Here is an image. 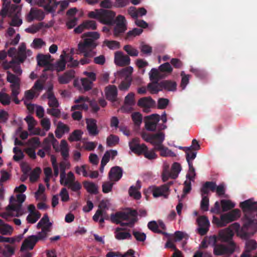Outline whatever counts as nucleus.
Wrapping results in <instances>:
<instances>
[{"mask_svg": "<svg viewBox=\"0 0 257 257\" xmlns=\"http://www.w3.org/2000/svg\"><path fill=\"white\" fill-rule=\"evenodd\" d=\"M244 214L245 225L243 230L250 225L253 231H257V221L255 217L254 212H257V202L249 199L241 202L239 205Z\"/></svg>", "mask_w": 257, "mask_h": 257, "instance_id": "f257e3e1", "label": "nucleus"}, {"mask_svg": "<svg viewBox=\"0 0 257 257\" xmlns=\"http://www.w3.org/2000/svg\"><path fill=\"white\" fill-rule=\"evenodd\" d=\"M138 215L137 210L130 209L127 212H117L115 214H111L110 219L112 222L120 224L121 226H127L132 227L137 221Z\"/></svg>", "mask_w": 257, "mask_h": 257, "instance_id": "f03ea898", "label": "nucleus"}, {"mask_svg": "<svg viewBox=\"0 0 257 257\" xmlns=\"http://www.w3.org/2000/svg\"><path fill=\"white\" fill-rule=\"evenodd\" d=\"M240 216V211L238 209H234L228 213L220 216V219L216 218L217 225L219 227L226 226L228 223L237 220Z\"/></svg>", "mask_w": 257, "mask_h": 257, "instance_id": "7ed1b4c3", "label": "nucleus"}, {"mask_svg": "<svg viewBox=\"0 0 257 257\" xmlns=\"http://www.w3.org/2000/svg\"><path fill=\"white\" fill-rule=\"evenodd\" d=\"M244 223L241 228L240 224L237 222L231 224L228 228H230L233 231L234 230L238 235L240 236L242 238L247 239L251 236L253 235L257 231H253V230L250 227V225H247L245 229L243 230L245 225V218H244Z\"/></svg>", "mask_w": 257, "mask_h": 257, "instance_id": "20e7f679", "label": "nucleus"}, {"mask_svg": "<svg viewBox=\"0 0 257 257\" xmlns=\"http://www.w3.org/2000/svg\"><path fill=\"white\" fill-rule=\"evenodd\" d=\"M236 247V245L235 242L231 241L226 245L223 244H216L214 247L213 252L216 255H230L234 252Z\"/></svg>", "mask_w": 257, "mask_h": 257, "instance_id": "39448f33", "label": "nucleus"}, {"mask_svg": "<svg viewBox=\"0 0 257 257\" xmlns=\"http://www.w3.org/2000/svg\"><path fill=\"white\" fill-rule=\"evenodd\" d=\"M115 26L113 29V35L115 37L122 35L127 29L126 22L124 16H118L114 22Z\"/></svg>", "mask_w": 257, "mask_h": 257, "instance_id": "423d86ee", "label": "nucleus"}, {"mask_svg": "<svg viewBox=\"0 0 257 257\" xmlns=\"http://www.w3.org/2000/svg\"><path fill=\"white\" fill-rule=\"evenodd\" d=\"M141 136L143 140L147 142L151 143L155 147L158 142H161V141H164L165 140V134L163 132H159L155 134L143 133Z\"/></svg>", "mask_w": 257, "mask_h": 257, "instance_id": "0eeeda50", "label": "nucleus"}, {"mask_svg": "<svg viewBox=\"0 0 257 257\" xmlns=\"http://www.w3.org/2000/svg\"><path fill=\"white\" fill-rule=\"evenodd\" d=\"M160 120V116L158 114H153L145 117V127L147 130L155 132Z\"/></svg>", "mask_w": 257, "mask_h": 257, "instance_id": "6e6552de", "label": "nucleus"}, {"mask_svg": "<svg viewBox=\"0 0 257 257\" xmlns=\"http://www.w3.org/2000/svg\"><path fill=\"white\" fill-rule=\"evenodd\" d=\"M97 46L94 40L91 38H85L83 42H80L78 45V51L80 52H88L93 51Z\"/></svg>", "mask_w": 257, "mask_h": 257, "instance_id": "1a4fd4ad", "label": "nucleus"}, {"mask_svg": "<svg viewBox=\"0 0 257 257\" xmlns=\"http://www.w3.org/2000/svg\"><path fill=\"white\" fill-rule=\"evenodd\" d=\"M196 221L199 226L197 232L201 235H205L208 231L210 226L208 218L205 216H201L197 218Z\"/></svg>", "mask_w": 257, "mask_h": 257, "instance_id": "9d476101", "label": "nucleus"}, {"mask_svg": "<svg viewBox=\"0 0 257 257\" xmlns=\"http://www.w3.org/2000/svg\"><path fill=\"white\" fill-rule=\"evenodd\" d=\"M115 14L110 10H101L100 22L103 24L112 25L114 24Z\"/></svg>", "mask_w": 257, "mask_h": 257, "instance_id": "9b49d317", "label": "nucleus"}, {"mask_svg": "<svg viewBox=\"0 0 257 257\" xmlns=\"http://www.w3.org/2000/svg\"><path fill=\"white\" fill-rule=\"evenodd\" d=\"M129 147L133 152L138 155H143L145 150L147 149V146L145 144H140V139L137 138H134L129 143Z\"/></svg>", "mask_w": 257, "mask_h": 257, "instance_id": "f8f14e48", "label": "nucleus"}, {"mask_svg": "<svg viewBox=\"0 0 257 257\" xmlns=\"http://www.w3.org/2000/svg\"><path fill=\"white\" fill-rule=\"evenodd\" d=\"M131 59L126 55H124L121 51H117L115 53L114 62L115 63L119 66H124L130 64Z\"/></svg>", "mask_w": 257, "mask_h": 257, "instance_id": "ddd939ff", "label": "nucleus"}, {"mask_svg": "<svg viewBox=\"0 0 257 257\" xmlns=\"http://www.w3.org/2000/svg\"><path fill=\"white\" fill-rule=\"evenodd\" d=\"M44 17L45 14L43 11L32 8L27 15L26 19L28 22H31L35 19L42 21L44 19Z\"/></svg>", "mask_w": 257, "mask_h": 257, "instance_id": "4468645a", "label": "nucleus"}, {"mask_svg": "<svg viewBox=\"0 0 257 257\" xmlns=\"http://www.w3.org/2000/svg\"><path fill=\"white\" fill-rule=\"evenodd\" d=\"M122 169L119 166H114L111 168L108 173V178L111 182L119 181L122 176Z\"/></svg>", "mask_w": 257, "mask_h": 257, "instance_id": "2eb2a0df", "label": "nucleus"}, {"mask_svg": "<svg viewBox=\"0 0 257 257\" xmlns=\"http://www.w3.org/2000/svg\"><path fill=\"white\" fill-rule=\"evenodd\" d=\"M26 197V195L24 194H18L17 198L19 203L9 205L7 207V210L16 211L18 213H20L22 210V203L25 201Z\"/></svg>", "mask_w": 257, "mask_h": 257, "instance_id": "dca6fc26", "label": "nucleus"}, {"mask_svg": "<svg viewBox=\"0 0 257 257\" xmlns=\"http://www.w3.org/2000/svg\"><path fill=\"white\" fill-rule=\"evenodd\" d=\"M163 142L164 141H161V142H158L155 147V150L160 151V156L162 157H175L176 155L174 152L163 145Z\"/></svg>", "mask_w": 257, "mask_h": 257, "instance_id": "f3484780", "label": "nucleus"}, {"mask_svg": "<svg viewBox=\"0 0 257 257\" xmlns=\"http://www.w3.org/2000/svg\"><path fill=\"white\" fill-rule=\"evenodd\" d=\"M37 238L35 235H32L28 236L25 239L21 247V251H23L27 249H33L37 242Z\"/></svg>", "mask_w": 257, "mask_h": 257, "instance_id": "a211bd4d", "label": "nucleus"}, {"mask_svg": "<svg viewBox=\"0 0 257 257\" xmlns=\"http://www.w3.org/2000/svg\"><path fill=\"white\" fill-rule=\"evenodd\" d=\"M152 193L154 197L163 196L167 198L168 193V187L167 185H163L160 187H155L152 189Z\"/></svg>", "mask_w": 257, "mask_h": 257, "instance_id": "6ab92c4d", "label": "nucleus"}, {"mask_svg": "<svg viewBox=\"0 0 257 257\" xmlns=\"http://www.w3.org/2000/svg\"><path fill=\"white\" fill-rule=\"evenodd\" d=\"M234 235L233 231L230 229V228H226L219 232V236L221 240L223 242H226L228 243L229 242L233 241L232 237Z\"/></svg>", "mask_w": 257, "mask_h": 257, "instance_id": "aec40b11", "label": "nucleus"}, {"mask_svg": "<svg viewBox=\"0 0 257 257\" xmlns=\"http://www.w3.org/2000/svg\"><path fill=\"white\" fill-rule=\"evenodd\" d=\"M41 2H42L41 7H43L45 11L49 13L55 12L59 4L55 0H41Z\"/></svg>", "mask_w": 257, "mask_h": 257, "instance_id": "412c9836", "label": "nucleus"}, {"mask_svg": "<svg viewBox=\"0 0 257 257\" xmlns=\"http://www.w3.org/2000/svg\"><path fill=\"white\" fill-rule=\"evenodd\" d=\"M26 52V44L22 43L19 47L17 55L15 56L12 60L23 63L27 58Z\"/></svg>", "mask_w": 257, "mask_h": 257, "instance_id": "4be33fe9", "label": "nucleus"}, {"mask_svg": "<svg viewBox=\"0 0 257 257\" xmlns=\"http://www.w3.org/2000/svg\"><path fill=\"white\" fill-rule=\"evenodd\" d=\"M156 102L150 96L140 98L138 102V105L148 109L155 105Z\"/></svg>", "mask_w": 257, "mask_h": 257, "instance_id": "5701e85b", "label": "nucleus"}, {"mask_svg": "<svg viewBox=\"0 0 257 257\" xmlns=\"http://www.w3.org/2000/svg\"><path fill=\"white\" fill-rule=\"evenodd\" d=\"M106 98L111 101H116L117 96V90L115 85H109L105 89Z\"/></svg>", "mask_w": 257, "mask_h": 257, "instance_id": "b1692460", "label": "nucleus"}, {"mask_svg": "<svg viewBox=\"0 0 257 257\" xmlns=\"http://www.w3.org/2000/svg\"><path fill=\"white\" fill-rule=\"evenodd\" d=\"M96 120L93 118L86 119L87 130L90 135L95 136L98 134Z\"/></svg>", "mask_w": 257, "mask_h": 257, "instance_id": "393cba45", "label": "nucleus"}, {"mask_svg": "<svg viewBox=\"0 0 257 257\" xmlns=\"http://www.w3.org/2000/svg\"><path fill=\"white\" fill-rule=\"evenodd\" d=\"M22 63L19 62L11 60L9 63H5L4 64V68L6 70L12 68L14 73L17 75H21L22 70L20 67V64Z\"/></svg>", "mask_w": 257, "mask_h": 257, "instance_id": "a878e982", "label": "nucleus"}, {"mask_svg": "<svg viewBox=\"0 0 257 257\" xmlns=\"http://www.w3.org/2000/svg\"><path fill=\"white\" fill-rule=\"evenodd\" d=\"M69 131L70 128L67 124L61 121H59L55 131L56 137L58 139H60L65 133H68Z\"/></svg>", "mask_w": 257, "mask_h": 257, "instance_id": "bb28decb", "label": "nucleus"}, {"mask_svg": "<svg viewBox=\"0 0 257 257\" xmlns=\"http://www.w3.org/2000/svg\"><path fill=\"white\" fill-rule=\"evenodd\" d=\"M75 71L70 70L58 77V81L60 84H67L74 77Z\"/></svg>", "mask_w": 257, "mask_h": 257, "instance_id": "cd10ccee", "label": "nucleus"}, {"mask_svg": "<svg viewBox=\"0 0 257 257\" xmlns=\"http://www.w3.org/2000/svg\"><path fill=\"white\" fill-rule=\"evenodd\" d=\"M216 184L213 181H207L202 186L200 191L203 195H207L209 191L214 192L216 189Z\"/></svg>", "mask_w": 257, "mask_h": 257, "instance_id": "c85d7f7f", "label": "nucleus"}, {"mask_svg": "<svg viewBox=\"0 0 257 257\" xmlns=\"http://www.w3.org/2000/svg\"><path fill=\"white\" fill-rule=\"evenodd\" d=\"M77 54H83V58L80 60L79 62L81 65H85L90 63L91 58L95 55L96 53L93 51L90 50L88 52H80L78 51Z\"/></svg>", "mask_w": 257, "mask_h": 257, "instance_id": "c756f323", "label": "nucleus"}, {"mask_svg": "<svg viewBox=\"0 0 257 257\" xmlns=\"http://www.w3.org/2000/svg\"><path fill=\"white\" fill-rule=\"evenodd\" d=\"M160 84L161 85L162 90L165 89L167 91H174L176 90L177 83L175 81L163 80L160 82Z\"/></svg>", "mask_w": 257, "mask_h": 257, "instance_id": "7c9ffc66", "label": "nucleus"}, {"mask_svg": "<svg viewBox=\"0 0 257 257\" xmlns=\"http://www.w3.org/2000/svg\"><path fill=\"white\" fill-rule=\"evenodd\" d=\"M124 229L122 228L117 227L116 228L114 234L115 237L117 240H122L125 239H131L132 235L128 232L122 231Z\"/></svg>", "mask_w": 257, "mask_h": 257, "instance_id": "2f4dec72", "label": "nucleus"}, {"mask_svg": "<svg viewBox=\"0 0 257 257\" xmlns=\"http://www.w3.org/2000/svg\"><path fill=\"white\" fill-rule=\"evenodd\" d=\"M180 149H183L186 154V159L188 164H193V161L196 157L197 152L190 150V148H185L180 147Z\"/></svg>", "mask_w": 257, "mask_h": 257, "instance_id": "473e14b6", "label": "nucleus"}, {"mask_svg": "<svg viewBox=\"0 0 257 257\" xmlns=\"http://www.w3.org/2000/svg\"><path fill=\"white\" fill-rule=\"evenodd\" d=\"M52 88H49L48 91H49L48 93L47 98L48 99V104L49 107L51 108H58L59 106V103L57 99L55 96L53 92L51 91Z\"/></svg>", "mask_w": 257, "mask_h": 257, "instance_id": "72a5a7b5", "label": "nucleus"}, {"mask_svg": "<svg viewBox=\"0 0 257 257\" xmlns=\"http://www.w3.org/2000/svg\"><path fill=\"white\" fill-rule=\"evenodd\" d=\"M141 188V185L139 181H137L136 186H132L128 191L129 195L131 197H133L135 199H140L141 197V194L138 191Z\"/></svg>", "mask_w": 257, "mask_h": 257, "instance_id": "f704fd0d", "label": "nucleus"}, {"mask_svg": "<svg viewBox=\"0 0 257 257\" xmlns=\"http://www.w3.org/2000/svg\"><path fill=\"white\" fill-rule=\"evenodd\" d=\"M148 84L147 88L152 94H157L159 91H162V87L160 82L156 81H152Z\"/></svg>", "mask_w": 257, "mask_h": 257, "instance_id": "c9c22d12", "label": "nucleus"}, {"mask_svg": "<svg viewBox=\"0 0 257 257\" xmlns=\"http://www.w3.org/2000/svg\"><path fill=\"white\" fill-rule=\"evenodd\" d=\"M148 227L149 229L155 233H157L159 234H164L165 236L169 237L170 236L169 234L167 232H164L160 229H159V225L157 224L156 221H150L148 223Z\"/></svg>", "mask_w": 257, "mask_h": 257, "instance_id": "e433bc0d", "label": "nucleus"}, {"mask_svg": "<svg viewBox=\"0 0 257 257\" xmlns=\"http://www.w3.org/2000/svg\"><path fill=\"white\" fill-rule=\"evenodd\" d=\"M83 186L88 192L92 194L98 193V186L94 183L89 181H84Z\"/></svg>", "mask_w": 257, "mask_h": 257, "instance_id": "4c0bfd02", "label": "nucleus"}, {"mask_svg": "<svg viewBox=\"0 0 257 257\" xmlns=\"http://www.w3.org/2000/svg\"><path fill=\"white\" fill-rule=\"evenodd\" d=\"M61 154L64 159L66 161L69 157V148L68 144L65 140H62L60 143Z\"/></svg>", "mask_w": 257, "mask_h": 257, "instance_id": "58836bf2", "label": "nucleus"}, {"mask_svg": "<svg viewBox=\"0 0 257 257\" xmlns=\"http://www.w3.org/2000/svg\"><path fill=\"white\" fill-rule=\"evenodd\" d=\"M13 229L12 227L7 224H5L3 220L0 219V233L3 235H11Z\"/></svg>", "mask_w": 257, "mask_h": 257, "instance_id": "ea45409f", "label": "nucleus"}, {"mask_svg": "<svg viewBox=\"0 0 257 257\" xmlns=\"http://www.w3.org/2000/svg\"><path fill=\"white\" fill-rule=\"evenodd\" d=\"M50 56L43 54H38L37 56L38 65L40 66L48 65L50 63L49 59Z\"/></svg>", "mask_w": 257, "mask_h": 257, "instance_id": "a19ab883", "label": "nucleus"}, {"mask_svg": "<svg viewBox=\"0 0 257 257\" xmlns=\"http://www.w3.org/2000/svg\"><path fill=\"white\" fill-rule=\"evenodd\" d=\"M132 119L136 126L140 127L143 121V115L139 112H135L131 114Z\"/></svg>", "mask_w": 257, "mask_h": 257, "instance_id": "79ce46f5", "label": "nucleus"}, {"mask_svg": "<svg viewBox=\"0 0 257 257\" xmlns=\"http://www.w3.org/2000/svg\"><path fill=\"white\" fill-rule=\"evenodd\" d=\"M149 75L150 79L151 81H159L161 79L164 77L161 72L156 68L152 69Z\"/></svg>", "mask_w": 257, "mask_h": 257, "instance_id": "37998d69", "label": "nucleus"}, {"mask_svg": "<svg viewBox=\"0 0 257 257\" xmlns=\"http://www.w3.org/2000/svg\"><path fill=\"white\" fill-rule=\"evenodd\" d=\"M7 81L11 83V86H14L17 85H19L20 82V78L16 76L15 75L12 74L10 71H8L7 72Z\"/></svg>", "mask_w": 257, "mask_h": 257, "instance_id": "c03bdc74", "label": "nucleus"}, {"mask_svg": "<svg viewBox=\"0 0 257 257\" xmlns=\"http://www.w3.org/2000/svg\"><path fill=\"white\" fill-rule=\"evenodd\" d=\"M257 248V242L254 239H248L245 242V250L246 252L250 253L252 250Z\"/></svg>", "mask_w": 257, "mask_h": 257, "instance_id": "a18cd8bd", "label": "nucleus"}, {"mask_svg": "<svg viewBox=\"0 0 257 257\" xmlns=\"http://www.w3.org/2000/svg\"><path fill=\"white\" fill-rule=\"evenodd\" d=\"M181 170V166L180 164L177 162L174 163L172 166L171 173L170 174V176L173 179L176 178Z\"/></svg>", "mask_w": 257, "mask_h": 257, "instance_id": "49530a36", "label": "nucleus"}, {"mask_svg": "<svg viewBox=\"0 0 257 257\" xmlns=\"http://www.w3.org/2000/svg\"><path fill=\"white\" fill-rule=\"evenodd\" d=\"M82 134L83 132L81 130H76L71 134L68 140L70 142L79 141L81 140Z\"/></svg>", "mask_w": 257, "mask_h": 257, "instance_id": "de8ad7c7", "label": "nucleus"}, {"mask_svg": "<svg viewBox=\"0 0 257 257\" xmlns=\"http://www.w3.org/2000/svg\"><path fill=\"white\" fill-rule=\"evenodd\" d=\"M3 2L2 9L0 11V16L3 18H5L7 16L8 9L12 4H11V1L8 0L3 1Z\"/></svg>", "mask_w": 257, "mask_h": 257, "instance_id": "09e8293b", "label": "nucleus"}, {"mask_svg": "<svg viewBox=\"0 0 257 257\" xmlns=\"http://www.w3.org/2000/svg\"><path fill=\"white\" fill-rule=\"evenodd\" d=\"M19 7L17 5L12 4L11 7L8 9L7 16L9 17H12L20 15Z\"/></svg>", "mask_w": 257, "mask_h": 257, "instance_id": "8fccbe9b", "label": "nucleus"}, {"mask_svg": "<svg viewBox=\"0 0 257 257\" xmlns=\"http://www.w3.org/2000/svg\"><path fill=\"white\" fill-rule=\"evenodd\" d=\"M222 211L225 212L233 208L235 204L229 200L223 199L221 200Z\"/></svg>", "mask_w": 257, "mask_h": 257, "instance_id": "3c124183", "label": "nucleus"}, {"mask_svg": "<svg viewBox=\"0 0 257 257\" xmlns=\"http://www.w3.org/2000/svg\"><path fill=\"white\" fill-rule=\"evenodd\" d=\"M132 83V79L127 77L125 79L121 82L118 86L120 90L125 91L128 89Z\"/></svg>", "mask_w": 257, "mask_h": 257, "instance_id": "603ef678", "label": "nucleus"}, {"mask_svg": "<svg viewBox=\"0 0 257 257\" xmlns=\"http://www.w3.org/2000/svg\"><path fill=\"white\" fill-rule=\"evenodd\" d=\"M136 103L135 100V94L133 92H130L124 98V104L125 105L132 106Z\"/></svg>", "mask_w": 257, "mask_h": 257, "instance_id": "864d4df0", "label": "nucleus"}, {"mask_svg": "<svg viewBox=\"0 0 257 257\" xmlns=\"http://www.w3.org/2000/svg\"><path fill=\"white\" fill-rule=\"evenodd\" d=\"M143 31V30L141 28H134L126 33L125 39H129L137 36H139L142 33Z\"/></svg>", "mask_w": 257, "mask_h": 257, "instance_id": "5fc2aeb1", "label": "nucleus"}, {"mask_svg": "<svg viewBox=\"0 0 257 257\" xmlns=\"http://www.w3.org/2000/svg\"><path fill=\"white\" fill-rule=\"evenodd\" d=\"M123 50L131 56L136 57L139 54V51L130 45H125Z\"/></svg>", "mask_w": 257, "mask_h": 257, "instance_id": "6e6d98bb", "label": "nucleus"}, {"mask_svg": "<svg viewBox=\"0 0 257 257\" xmlns=\"http://www.w3.org/2000/svg\"><path fill=\"white\" fill-rule=\"evenodd\" d=\"M155 151H157L155 150V148L151 150H148V148H147L146 150H145L143 155L145 156V157L148 159V160H154L157 158L158 157L157 155L155 153Z\"/></svg>", "mask_w": 257, "mask_h": 257, "instance_id": "4d7b16f0", "label": "nucleus"}, {"mask_svg": "<svg viewBox=\"0 0 257 257\" xmlns=\"http://www.w3.org/2000/svg\"><path fill=\"white\" fill-rule=\"evenodd\" d=\"M119 138L114 135H109L106 139L107 145L109 147L115 146L118 143Z\"/></svg>", "mask_w": 257, "mask_h": 257, "instance_id": "13d9d810", "label": "nucleus"}, {"mask_svg": "<svg viewBox=\"0 0 257 257\" xmlns=\"http://www.w3.org/2000/svg\"><path fill=\"white\" fill-rule=\"evenodd\" d=\"M0 102L4 105H9L11 103V97L8 94L1 91Z\"/></svg>", "mask_w": 257, "mask_h": 257, "instance_id": "bf43d9fd", "label": "nucleus"}, {"mask_svg": "<svg viewBox=\"0 0 257 257\" xmlns=\"http://www.w3.org/2000/svg\"><path fill=\"white\" fill-rule=\"evenodd\" d=\"M202 200L200 203L201 209L205 211L208 210L209 208V198L206 195L201 194Z\"/></svg>", "mask_w": 257, "mask_h": 257, "instance_id": "052dcab7", "label": "nucleus"}, {"mask_svg": "<svg viewBox=\"0 0 257 257\" xmlns=\"http://www.w3.org/2000/svg\"><path fill=\"white\" fill-rule=\"evenodd\" d=\"M28 145L30 146V148L36 149L40 146L41 143L38 137H34L28 141Z\"/></svg>", "mask_w": 257, "mask_h": 257, "instance_id": "680f3d73", "label": "nucleus"}, {"mask_svg": "<svg viewBox=\"0 0 257 257\" xmlns=\"http://www.w3.org/2000/svg\"><path fill=\"white\" fill-rule=\"evenodd\" d=\"M180 75L182 77L180 86L182 89H184L189 83L190 75L185 74L184 71H182Z\"/></svg>", "mask_w": 257, "mask_h": 257, "instance_id": "e2e57ef3", "label": "nucleus"}, {"mask_svg": "<svg viewBox=\"0 0 257 257\" xmlns=\"http://www.w3.org/2000/svg\"><path fill=\"white\" fill-rule=\"evenodd\" d=\"M51 162L54 170V175L57 177L59 175V167L57 162L56 157L52 155L51 156Z\"/></svg>", "mask_w": 257, "mask_h": 257, "instance_id": "0e129e2a", "label": "nucleus"}, {"mask_svg": "<svg viewBox=\"0 0 257 257\" xmlns=\"http://www.w3.org/2000/svg\"><path fill=\"white\" fill-rule=\"evenodd\" d=\"M66 186L73 192L79 191L82 187L81 184L78 181L71 182L67 184Z\"/></svg>", "mask_w": 257, "mask_h": 257, "instance_id": "69168bd1", "label": "nucleus"}, {"mask_svg": "<svg viewBox=\"0 0 257 257\" xmlns=\"http://www.w3.org/2000/svg\"><path fill=\"white\" fill-rule=\"evenodd\" d=\"M82 85L85 91H87L92 89L93 82L88 78H82L81 79Z\"/></svg>", "mask_w": 257, "mask_h": 257, "instance_id": "338daca9", "label": "nucleus"}, {"mask_svg": "<svg viewBox=\"0 0 257 257\" xmlns=\"http://www.w3.org/2000/svg\"><path fill=\"white\" fill-rule=\"evenodd\" d=\"M133 234L138 241L143 242L146 239V235L144 232H141L140 231L133 230Z\"/></svg>", "mask_w": 257, "mask_h": 257, "instance_id": "774afa93", "label": "nucleus"}]
</instances>
